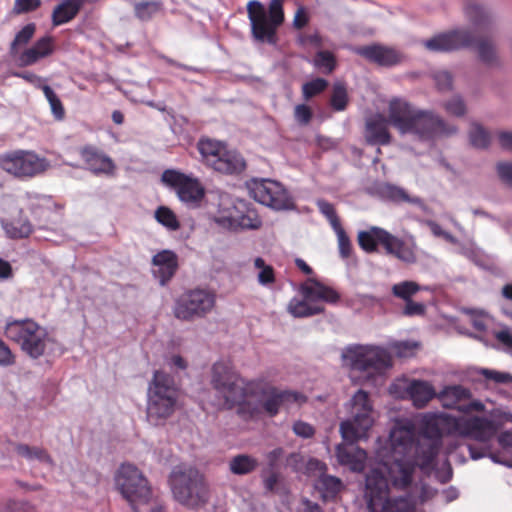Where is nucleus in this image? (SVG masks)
<instances>
[{
    "label": "nucleus",
    "mask_w": 512,
    "mask_h": 512,
    "mask_svg": "<svg viewBox=\"0 0 512 512\" xmlns=\"http://www.w3.org/2000/svg\"><path fill=\"white\" fill-rule=\"evenodd\" d=\"M392 465V460L383 459L381 463L372 468L366 475L365 498L369 512H413L411 502L404 497L389 499V482L396 488L405 489L407 486L394 484L386 467Z\"/></svg>",
    "instance_id": "423d86ee"
},
{
    "label": "nucleus",
    "mask_w": 512,
    "mask_h": 512,
    "mask_svg": "<svg viewBox=\"0 0 512 512\" xmlns=\"http://www.w3.org/2000/svg\"><path fill=\"white\" fill-rule=\"evenodd\" d=\"M382 242L386 255L393 256L408 265L417 262V246L415 242H406L390 232L382 239Z\"/></svg>",
    "instance_id": "aec40b11"
},
{
    "label": "nucleus",
    "mask_w": 512,
    "mask_h": 512,
    "mask_svg": "<svg viewBox=\"0 0 512 512\" xmlns=\"http://www.w3.org/2000/svg\"><path fill=\"white\" fill-rule=\"evenodd\" d=\"M352 419L343 421L340 425L342 438L349 444H339L336 456L341 465L348 466L353 472H362L365 468L367 453L353 443L367 437L368 430L374 423L373 407L369 395L364 390H358L351 399Z\"/></svg>",
    "instance_id": "20e7f679"
},
{
    "label": "nucleus",
    "mask_w": 512,
    "mask_h": 512,
    "mask_svg": "<svg viewBox=\"0 0 512 512\" xmlns=\"http://www.w3.org/2000/svg\"><path fill=\"white\" fill-rule=\"evenodd\" d=\"M114 485L123 499L128 501V462L121 463L114 475Z\"/></svg>",
    "instance_id": "c03bdc74"
},
{
    "label": "nucleus",
    "mask_w": 512,
    "mask_h": 512,
    "mask_svg": "<svg viewBox=\"0 0 512 512\" xmlns=\"http://www.w3.org/2000/svg\"><path fill=\"white\" fill-rule=\"evenodd\" d=\"M442 447V435L438 414H427L418 431L407 421L397 424L390 432V454L392 465L386 467L397 486L411 484L416 467L431 472Z\"/></svg>",
    "instance_id": "f257e3e1"
},
{
    "label": "nucleus",
    "mask_w": 512,
    "mask_h": 512,
    "mask_svg": "<svg viewBox=\"0 0 512 512\" xmlns=\"http://www.w3.org/2000/svg\"><path fill=\"white\" fill-rule=\"evenodd\" d=\"M308 283L301 287L305 300L293 299L289 303L288 310L295 317H309L324 311L322 305L309 303L308 300L319 299L328 303H336L340 299L339 293L333 288L315 279H309Z\"/></svg>",
    "instance_id": "ddd939ff"
},
{
    "label": "nucleus",
    "mask_w": 512,
    "mask_h": 512,
    "mask_svg": "<svg viewBox=\"0 0 512 512\" xmlns=\"http://www.w3.org/2000/svg\"><path fill=\"white\" fill-rule=\"evenodd\" d=\"M406 392L416 408L425 407L436 396L434 387L424 380H412Z\"/></svg>",
    "instance_id": "bb28decb"
},
{
    "label": "nucleus",
    "mask_w": 512,
    "mask_h": 512,
    "mask_svg": "<svg viewBox=\"0 0 512 512\" xmlns=\"http://www.w3.org/2000/svg\"><path fill=\"white\" fill-rule=\"evenodd\" d=\"M284 0H271L268 8L258 0L247 3V14L253 38L261 43L275 45L278 28L284 23Z\"/></svg>",
    "instance_id": "9d476101"
},
{
    "label": "nucleus",
    "mask_w": 512,
    "mask_h": 512,
    "mask_svg": "<svg viewBox=\"0 0 512 512\" xmlns=\"http://www.w3.org/2000/svg\"><path fill=\"white\" fill-rule=\"evenodd\" d=\"M337 235L338 249L341 258L348 259L353 254V246L351 240L343 227L334 230Z\"/></svg>",
    "instance_id": "49530a36"
},
{
    "label": "nucleus",
    "mask_w": 512,
    "mask_h": 512,
    "mask_svg": "<svg viewBox=\"0 0 512 512\" xmlns=\"http://www.w3.org/2000/svg\"><path fill=\"white\" fill-rule=\"evenodd\" d=\"M247 188L255 201L275 210H286L293 204L287 190L278 181L254 178L247 182Z\"/></svg>",
    "instance_id": "2eb2a0df"
},
{
    "label": "nucleus",
    "mask_w": 512,
    "mask_h": 512,
    "mask_svg": "<svg viewBox=\"0 0 512 512\" xmlns=\"http://www.w3.org/2000/svg\"><path fill=\"white\" fill-rule=\"evenodd\" d=\"M178 398L179 389L174 377L163 371H155L148 390V421L154 425L166 421L175 412Z\"/></svg>",
    "instance_id": "1a4fd4ad"
},
{
    "label": "nucleus",
    "mask_w": 512,
    "mask_h": 512,
    "mask_svg": "<svg viewBox=\"0 0 512 512\" xmlns=\"http://www.w3.org/2000/svg\"><path fill=\"white\" fill-rule=\"evenodd\" d=\"M215 220L230 230H257L262 226L257 210L243 200L237 201L228 213H221Z\"/></svg>",
    "instance_id": "a211bd4d"
},
{
    "label": "nucleus",
    "mask_w": 512,
    "mask_h": 512,
    "mask_svg": "<svg viewBox=\"0 0 512 512\" xmlns=\"http://www.w3.org/2000/svg\"><path fill=\"white\" fill-rule=\"evenodd\" d=\"M5 336L20 345L21 350L31 359H39L46 353L47 344L54 342L46 328L31 318L9 317L4 327Z\"/></svg>",
    "instance_id": "9b49d317"
},
{
    "label": "nucleus",
    "mask_w": 512,
    "mask_h": 512,
    "mask_svg": "<svg viewBox=\"0 0 512 512\" xmlns=\"http://www.w3.org/2000/svg\"><path fill=\"white\" fill-rule=\"evenodd\" d=\"M154 218L169 231H177L181 227L176 214L167 206H159L154 212Z\"/></svg>",
    "instance_id": "f704fd0d"
},
{
    "label": "nucleus",
    "mask_w": 512,
    "mask_h": 512,
    "mask_svg": "<svg viewBox=\"0 0 512 512\" xmlns=\"http://www.w3.org/2000/svg\"><path fill=\"white\" fill-rule=\"evenodd\" d=\"M11 75L16 78H21L26 82L32 84L35 88L41 89L45 84H43V79L31 71H12Z\"/></svg>",
    "instance_id": "13d9d810"
},
{
    "label": "nucleus",
    "mask_w": 512,
    "mask_h": 512,
    "mask_svg": "<svg viewBox=\"0 0 512 512\" xmlns=\"http://www.w3.org/2000/svg\"><path fill=\"white\" fill-rule=\"evenodd\" d=\"M210 384L216 393L217 408L232 410L237 407V413L243 417H253L257 413L256 405L248 400L257 391L261 392L262 408L270 417L276 416L281 408L307 401V397L297 391L281 390L275 386L260 387L258 381L246 382L231 364L224 361L213 364Z\"/></svg>",
    "instance_id": "f03ea898"
},
{
    "label": "nucleus",
    "mask_w": 512,
    "mask_h": 512,
    "mask_svg": "<svg viewBox=\"0 0 512 512\" xmlns=\"http://www.w3.org/2000/svg\"><path fill=\"white\" fill-rule=\"evenodd\" d=\"M32 47L39 52V54H43V58L50 56L54 51L53 37L44 35L37 39Z\"/></svg>",
    "instance_id": "864d4df0"
},
{
    "label": "nucleus",
    "mask_w": 512,
    "mask_h": 512,
    "mask_svg": "<svg viewBox=\"0 0 512 512\" xmlns=\"http://www.w3.org/2000/svg\"><path fill=\"white\" fill-rule=\"evenodd\" d=\"M309 14L307 9L304 6H300L297 8L294 18H293V27L297 30L304 28L309 23Z\"/></svg>",
    "instance_id": "69168bd1"
},
{
    "label": "nucleus",
    "mask_w": 512,
    "mask_h": 512,
    "mask_svg": "<svg viewBox=\"0 0 512 512\" xmlns=\"http://www.w3.org/2000/svg\"><path fill=\"white\" fill-rule=\"evenodd\" d=\"M15 362L14 355L9 346L0 338V366L7 367Z\"/></svg>",
    "instance_id": "0e129e2a"
},
{
    "label": "nucleus",
    "mask_w": 512,
    "mask_h": 512,
    "mask_svg": "<svg viewBox=\"0 0 512 512\" xmlns=\"http://www.w3.org/2000/svg\"><path fill=\"white\" fill-rule=\"evenodd\" d=\"M152 265L154 277L159 280L161 285H165L177 271L178 258L173 251L163 250L153 256Z\"/></svg>",
    "instance_id": "393cba45"
},
{
    "label": "nucleus",
    "mask_w": 512,
    "mask_h": 512,
    "mask_svg": "<svg viewBox=\"0 0 512 512\" xmlns=\"http://www.w3.org/2000/svg\"><path fill=\"white\" fill-rule=\"evenodd\" d=\"M313 65L324 74H331L337 67L336 56L328 50L316 52L313 58Z\"/></svg>",
    "instance_id": "72a5a7b5"
},
{
    "label": "nucleus",
    "mask_w": 512,
    "mask_h": 512,
    "mask_svg": "<svg viewBox=\"0 0 512 512\" xmlns=\"http://www.w3.org/2000/svg\"><path fill=\"white\" fill-rule=\"evenodd\" d=\"M441 435H455L457 431V417L447 413H438Z\"/></svg>",
    "instance_id": "8fccbe9b"
},
{
    "label": "nucleus",
    "mask_w": 512,
    "mask_h": 512,
    "mask_svg": "<svg viewBox=\"0 0 512 512\" xmlns=\"http://www.w3.org/2000/svg\"><path fill=\"white\" fill-rule=\"evenodd\" d=\"M81 158L86 168L95 175H112L115 169L113 160L102 150L86 146L81 150Z\"/></svg>",
    "instance_id": "4be33fe9"
},
{
    "label": "nucleus",
    "mask_w": 512,
    "mask_h": 512,
    "mask_svg": "<svg viewBox=\"0 0 512 512\" xmlns=\"http://www.w3.org/2000/svg\"><path fill=\"white\" fill-rule=\"evenodd\" d=\"M258 465V460L247 454L236 455L229 462L230 471L235 475L249 474L253 472Z\"/></svg>",
    "instance_id": "473e14b6"
},
{
    "label": "nucleus",
    "mask_w": 512,
    "mask_h": 512,
    "mask_svg": "<svg viewBox=\"0 0 512 512\" xmlns=\"http://www.w3.org/2000/svg\"><path fill=\"white\" fill-rule=\"evenodd\" d=\"M465 14L473 25V31L455 29L440 33L423 42L425 48L432 52H451L474 47L481 62L488 66L499 63L497 50L493 41L494 23L488 11L477 3H469Z\"/></svg>",
    "instance_id": "7ed1b4c3"
},
{
    "label": "nucleus",
    "mask_w": 512,
    "mask_h": 512,
    "mask_svg": "<svg viewBox=\"0 0 512 512\" xmlns=\"http://www.w3.org/2000/svg\"><path fill=\"white\" fill-rule=\"evenodd\" d=\"M14 450L18 456L26 459L27 461L37 460L40 463H44L49 466L54 465V460L44 448L29 446L24 443H16L14 445Z\"/></svg>",
    "instance_id": "7c9ffc66"
},
{
    "label": "nucleus",
    "mask_w": 512,
    "mask_h": 512,
    "mask_svg": "<svg viewBox=\"0 0 512 512\" xmlns=\"http://www.w3.org/2000/svg\"><path fill=\"white\" fill-rule=\"evenodd\" d=\"M130 505L137 510V504H147L152 498V488L142 474V472L134 466L130 465Z\"/></svg>",
    "instance_id": "b1692460"
},
{
    "label": "nucleus",
    "mask_w": 512,
    "mask_h": 512,
    "mask_svg": "<svg viewBox=\"0 0 512 512\" xmlns=\"http://www.w3.org/2000/svg\"><path fill=\"white\" fill-rule=\"evenodd\" d=\"M313 117L311 108L306 104H298L294 108V118L300 125H307Z\"/></svg>",
    "instance_id": "6e6d98bb"
},
{
    "label": "nucleus",
    "mask_w": 512,
    "mask_h": 512,
    "mask_svg": "<svg viewBox=\"0 0 512 512\" xmlns=\"http://www.w3.org/2000/svg\"><path fill=\"white\" fill-rule=\"evenodd\" d=\"M435 83L439 90H449L452 88V75L448 71H439L434 75Z\"/></svg>",
    "instance_id": "338daca9"
},
{
    "label": "nucleus",
    "mask_w": 512,
    "mask_h": 512,
    "mask_svg": "<svg viewBox=\"0 0 512 512\" xmlns=\"http://www.w3.org/2000/svg\"><path fill=\"white\" fill-rule=\"evenodd\" d=\"M497 173L502 182L512 187V163L500 162L497 164Z\"/></svg>",
    "instance_id": "e2e57ef3"
},
{
    "label": "nucleus",
    "mask_w": 512,
    "mask_h": 512,
    "mask_svg": "<svg viewBox=\"0 0 512 512\" xmlns=\"http://www.w3.org/2000/svg\"><path fill=\"white\" fill-rule=\"evenodd\" d=\"M444 397H451L456 401L468 399L471 396L470 391L460 385L450 386L444 389L442 392Z\"/></svg>",
    "instance_id": "bf43d9fd"
},
{
    "label": "nucleus",
    "mask_w": 512,
    "mask_h": 512,
    "mask_svg": "<svg viewBox=\"0 0 512 512\" xmlns=\"http://www.w3.org/2000/svg\"><path fill=\"white\" fill-rule=\"evenodd\" d=\"M469 138L472 146L476 148L484 149L490 144V134L478 123L471 125Z\"/></svg>",
    "instance_id": "a19ab883"
},
{
    "label": "nucleus",
    "mask_w": 512,
    "mask_h": 512,
    "mask_svg": "<svg viewBox=\"0 0 512 512\" xmlns=\"http://www.w3.org/2000/svg\"><path fill=\"white\" fill-rule=\"evenodd\" d=\"M43 58V54H39L32 46L28 49H25L20 55H19V64L22 67L31 66L38 62L40 59Z\"/></svg>",
    "instance_id": "4d7b16f0"
},
{
    "label": "nucleus",
    "mask_w": 512,
    "mask_h": 512,
    "mask_svg": "<svg viewBox=\"0 0 512 512\" xmlns=\"http://www.w3.org/2000/svg\"><path fill=\"white\" fill-rule=\"evenodd\" d=\"M216 304V294L207 289H192L181 294L175 302L174 315L179 320L193 321L209 314Z\"/></svg>",
    "instance_id": "4468645a"
},
{
    "label": "nucleus",
    "mask_w": 512,
    "mask_h": 512,
    "mask_svg": "<svg viewBox=\"0 0 512 512\" xmlns=\"http://www.w3.org/2000/svg\"><path fill=\"white\" fill-rule=\"evenodd\" d=\"M298 42L302 46L310 44L317 48H320L323 45L322 37L318 32L313 34H300L298 37Z\"/></svg>",
    "instance_id": "774afa93"
},
{
    "label": "nucleus",
    "mask_w": 512,
    "mask_h": 512,
    "mask_svg": "<svg viewBox=\"0 0 512 512\" xmlns=\"http://www.w3.org/2000/svg\"><path fill=\"white\" fill-rule=\"evenodd\" d=\"M387 235V230L377 226H372L369 230L360 231L358 233V245L366 253H376L378 252L379 245L383 247L382 239Z\"/></svg>",
    "instance_id": "c85d7f7f"
},
{
    "label": "nucleus",
    "mask_w": 512,
    "mask_h": 512,
    "mask_svg": "<svg viewBox=\"0 0 512 512\" xmlns=\"http://www.w3.org/2000/svg\"><path fill=\"white\" fill-rule=\"evenodd\" d=\"M316 488L324 501H336L344 489V484L338 477L322 474L317 480Z\"/></svg>",
    "instance_id": "c756f323"
},
{
    "label": "nucleus",
    "mask_w": 512,
    "mask_h": 512,
    "mask_svg": "<svg viewBox=\"0 0 512 512\" xmlns=\"http://www.w3.org/2000/svg\"><path fill=\"white\" fill-rule=\"evenodd\" d=\"M261 478L265 491L267 493H274L280 481V474L271 468L269 470H263L261 473Z\"/></svg>",
    "instance_id": "3c124183"
},
{
    "label": "nucleus",
    "mask_w": 512,
    "mask_h": 512,
    "mask_svg": "<svg viewBox=\"0 0 512 512\" xmlns=\"http://www.w3.org/2000/svg\"><path fill=\"white\" fill-rule=\"evenodd\" d=\"M317 205L320 212L328 219L334 230L342 227L333 204L325 200H320Z\"/></svg>",
    "instance_id": "de8ad7c7"
},
{
    "label": "nucleus",
    "mask_w": 512,
    "mask_h": 512,
    "mask_svg": "<svg viewBox=\"0 0 512 512\" xmlns=\"http://www.w3.org/2000/svg\"><path fill=\"white\" fill-rule=\"evenodd\" d=\"M293 432L302 438H311L315 434L314 427L304 421H296L293 424Z\"/></svg>",
    "instance_id": "680f3d73"
},
{
    "label": "nucleus",
    "mask_w": 512,
    "mask_h": 512,
    "mask_svg": "<svg viewBox=\"0 0 512 512\" xmlns=\"http://www.w3.org/2000/svg\"><path fill=\"white\" fill-rule=\"evenodd\" d=\"M23 214L24 210L20 208L17 219L2 221V227L10 239H24L32 234L33 225Z\"/></svg>",
    "instance_id": "cd10ccee"
},
{
    "label": "nucleus",
    "mask_w": 512,
    "mask_h": 512,
    "mask_svg": "<svg viewBox=\"0 0 512 512\" xmlns=\"http://www.w3.org/2000/svg\"><path fill=\"white\" fill-rule=\"evenodd\" d=\"M25 204L39 229H46L48 218L52 212V197L35 192H26Z\"/></svg>",
    "instance_id": "412c9836"
},
{
    "label": "nucleus",
    "mask_w": 512,
    "mask_h": 512,
    "mask_svg": "<svg viewBox=\"0 0 512 512\" xmlns=\"http://www.w3.org/2000/svg\"><path fill=\"white\" fill-rule=\"evenodd\" d=\"M168 483L173 498L187 508H198L208 501V487L204 476L195 467H174Z\"/></svg>",
    "instance_id": "6e6552de"
},
{
    "label": "nucleus",
    "mask_w": 512,
    "mask_h": 512,
    "mask_svg": "<svg viewBox=\"0 0 512 512\" xmlns=\"http://www.w3.org/2000/svg\"><path fill=\"white\" fill-rule=\"evenodd\" d=\"M0 167L15 177L30 178L44 172L48 162L34 152L17 150L0 155Z\"/></svg>",
    "instance_id": "dca6fc26"
},
{
    "label": "nucleus",
    "mask_w": 512,
    "mask_h": 512,
    "mask_svg": "<svg viewBox=\"0 0 512 512\" xmlns=\"http://www.w3.org/2000/svg\"><path fill=\"white\" fill-rule=\"evenodd\" d=\"M349 98L346 85L343 82H335L332 87L330 105L335 111H344L348 105Z\"/></svg>",
    "instance_id": "e433bc0d"
},
{
    "label": "nucleus",
    "mask_w": 512,
    "mask_h": 512,
    "mask_svg": "<svg viewBox=\"0 0 512 512\" xmlns=\"http://www.w3.org/2000/svg\"><path fill=\"white\" fill-rule=\"evenodd\" d=\"M41 90L43 91L44 96L50 105V109L54 118L56 120H62L65 116V109L59 96L48 84H45Z\"/></svg>",
    "instance_id": "4c0bfd02"
},
{
    "label": "nucleus",
    "mask_w": 512,
    "mask_h": 512,
    "mask_svg": "<svg viewBox=\"0 0 512 512\" xmlns=\"http://www.w3.org/2000/svg\"><path fill=\"white\" fill-rule=\"evenodd\" d=\"M36 32V24L34 22L27 23L18 31L10 44L9 53L15 55L18 48L30 42Z\"/></svg>",
    "instance_id": "c9c22d12"
},
{
    "label": "nucleus",
    "mask_w": 512,
    "mask_h": 512,
    "mask_svg": "<svg viewBox=\"0 0 512 512\" xmlns=\"http://www.w3.org/2000/svg\"><path fill=\"white\" fill-rule=\"evenodd\" d=\"M426 311V307L422 303L414 302L412 299L405 301V306L403 308L402 314L404 316L412 317V316H421L424 315Z\"/></svg>",
    "instance_id": "052dcab7"
},
{
    "label": "nucleus",
    "mask_w": 512,
    "mask_h": 512,
    "mask_svg": "<svg viewBox=\"0 0 512 512\" xmlns=\"http://www.w3.org/2000/svg\"><path fill=\"white\" fill-rule=\"evenodd\" d=\"M389 120L400 134H414L421 140L430 141L456 132L455 127L433 111L418 109L400 98L390 100Z\"/></svg>",
    "instance_id": "39448f33"
},
{
    "label": "nucleus",
    "mask_w": 512,
    "mask_h": 512,
    "mask_svg": "<svg viewBox=\"0 0 512 512\" xmlns=\"http://www.w3.org/2000/svg\"><path fill=\"white\" fill-rule=\"evenodd\" d=\"M0 512H36V510L28 501L9 500L0 505Z\"/></svg>",
    "instance_id": "09e8293b"
},
{
    "label": "nucleus",
    "mask_w": 512,
    "mask_h": 512,
    "mask_svg": "<svg viewBox=\"0 0 512 512\" xmlns=\"http://www.w3.org/2000/svg\"><path fill=\"white\" fill-rule=\"evenodd\" d=\"M389 117L385 118L381 114H376L367 119L365 124V139L369 145H388L391 143L392 136L389 132Z\"/></svg>",
    "instance_id": "5701e85b"
},
{
    "label": "nucleus",
    "mask_w": 512,
    "mask_h": 512,
    "mask_svg": "<svg viewBox=\"0 0 512 512\" xmlns=\"http://www.w3.org/2000/svg\"><path fill=\"white\" fill-rule=\"evenodd\" d=\"M352 51L369 62L382 67L396 66L404 60V54L401 51L381 44L357 46L353 47Z\"/></svg>",
    "instance_id": "6ab92c4d"
},
{
    "label": "nucleus",
    "mask_w": 512,
    "mask_h": 512,
    "mask_svg": "<svg viewBox=\"0 0 512 512\" xmlns=\"http://www.w3.org/2000/svg\"><path fill=\"white\" fill-rule=\"evenodd\" d=\"M342 357L350 367L351 379L354 380L353 374L359 372L363 382L373 386L383 379L385 371L392 366L390 353L374 345L349 346L343 351Z\"/></svg>",
    "instance_id": "0eeeda50"
},
{
    "label": "nucleus",
    "mask_w": 512,
    "mask_h": 512,
    "mask_svg": "<svg viewBox=\"0 0 512 512\" xmlns=\"http://www.w3.org/2000/svg\"><path fill=\"white\" fill-rule=\"evenodd\" d=\"M161 182L175 190L180 201L190 206H199L205 196V188L197 178L175 169H166Z\"/></svg>",
    "instance_id": "f3484780"
},
{
    "label": "nucleus",
    "mask_w": 512,
    "mask_h": 512,
    "mask_svg": "<svg viewBox=\"0 0 512 512\" xmlns=\"http://www.w3.org/2000/svg\"><path fill=\"white\" fill-rule=\"evenodd\" d=\"M84 0H61L51 14L52 25L57 27L69 23L80 12Z\"/></svg>",
    "instance_id": "a878e982"
},
{
    "label": "nucleus",
    "mask_w": 512,
    "mask_h": 512,
    "mask_svg": "<svg viewBox=\"0 0 512 512\" xmlns=\"http://www.w3.org/2000/svg\"><path fill=\"white\" fill-rule=\"evenodd\" d=\"M496 433V427L493 421L484 417H472L470 438L477 441L486 442Z\"/></svg>",
    "instance_id": "2f4dec72"
},
{
    "label": "nucleus",
    "mask_w": 512,
    "mask_h": 512,
    "mask_svg": "<svg viewBox=\"0 0 512 512\" xmlns=\"http://www.w3.org/2000/svg\"><path fill=\"white\" fill-rule=\"evenodd\" d=\"M328 86L329 82L320 77L304 83L301 88L303 99L308 101L311 98L320 95L328 88Z\"/></svg>",
    "instance_id": "58836bf2"
},
{
    "label": "nucleus",
    "mask_w": 512,
    "mask_h": 512,
    "mask_svg": "<svg viewBox=\"0 0 512 512\" xmlns=\"http://www.w3.org/2000/svg\"><path fill=\"white\" fill-rule=\"evenodd\" d=\"M41 3V0H15L13 13L20 15L36 11Z\"/></svg>",
    "instance_id": "603ef678"
},
{
    "label": "nucleus",
    "mask_w": 512,
    "mask_h": 512,
    "mask_svg": "<svg viewBox=\"0 0 512 512\" xmlns=\"http://www.w3.org/2000/svg\"><path fill=\"white\" fill-rule=\"evenodd\" d=\"M419 290V284L414 281H403L392 286V294L404 302L411 300Z\"/></svg>",
    "instance_id": "79ce46f5"
},
{
    "label": "nucleus",
    "mask_w": 512,
    "mask_h": 512,
    "mask_svg": "<svg viewBox=\"0 0 512 512\" xmlns=\"http://www.w3.org/2000/svg\"><path fill=\"white\" fill-rule=\"evenodd\" d=\"M381 194L394 201V202H408V203H417L418 199L411 198L404 189L392 185V184H384L381 187Z\"/></svg>",
    "instance_id": "ea45409f"
},
{
    "label": "nucleus",
    "mask_w": 512,
    "mask_h": 512,
    "mask_svg": "<svg viewBox=\"0 0 512 512\" xmlns=\"http://www.w3.org/2000/svg\"><path fill=\"white\" fill-rule=\"evenodd\" d=\"M201 162L216 172L232 175L245 170L244 158L236 150L229 149L226 143L202 137L197 143Z\"/></svg>",
    "instance_id": "f8f14e48"
},
{
    "label": "nucleus",
    "mask_w": 512,
    "mask_h": 512,
    "mask_svg": "<svg viewBox=\"0 0 512 512\" xmlns=\"http://www.w3.org/2000/svg\"><path fill=\"white\" fill-rule=\"evenodd\" d=\"M445 110L454 116L461 117L466 113V105L463 99L455 96L448 100L444 105Z\"/></svg>",
    "instance_id": "5fc2aeb1"
},
{
    "label": "nucleus",
    "mask_w": 512,
    "mask_h": 512,
    "mask_svg": "<svg viewBox=\"0 0 512 512\" xmlns=\"http://www.w3.org/2000/svg\"><path fill=\"white\" fill-rule=\"evenodd\" d=\"M161 9V4L156 1H145L135 5V15L141 21L150 20Z\"/></svg>",
    "instance_id": "37998d69"
},
{
    "label": "nucleus",
    "mask_w": 512,
    "mask_h": 512,
    "mask_svg": "<svg viewBox=\"0 0 512 512\" xmlns=\"http://www.w3.org/2000/svg\"><path fill=\"white\" fill-rule=\"evenodd\" d=\"M256 268L260 269L258 274V281L262 285H269L275 282L274 269L271 265H266L261 257H257L254 261Z\"/></svg>",
    "instance_id": "a18cd8bd"
}]
</instances>
